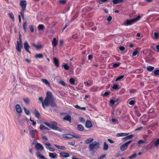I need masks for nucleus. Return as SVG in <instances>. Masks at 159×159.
Listing matches in <instances>:
<instances>
[{
  "mask_svg": "<svg viewBox=\"0 0 159 159\" xmlns=\"http://www.w3.org/2000/svg\"><path fill=\"white\" fill-rule=\"evenodd\" d=\"M30 46L29 45V44L27 43V41L25 42L24 43V48L25 50V51L29 53L30 54H31V52L29 51V48H30Z\"/></svg>",
  "mask_w": 159,
  "mask_h": 159,
  "instance_id": "obj_11",
  "label": "nucleus"
},
{
  "mask_svg": "<svg viewBox=\"0 0 159 159\" xmlns=\"http://www.w3.org/2000/svg\"><path fill=\"white\" fill-rule=\"evenodd\" d=\"M119 99L117 98L111 99L110 101V105L111 106H113L114 104L118 101Z\"/></svg>",
  "mask_w": 159,
  "mask_h": 159,
  "instance_id": "obj_15",
  "label": "nucleus"
},
{
  "mask_svg": "<svg viewBox=\"0 0 159 159\" xmlns=\"http://www.w3.org/2000/svg\"><path fill=\"white\" fill-rule=\"evenodd\" d=\"M94 140L93 138H89L87 139L85 141V144H89L90 142H92Z\"/></svg>",
  "mask_w": 159,
  "mask_h": 159,
  "instance_id": "obj_33",
  "label": "nucleus"
},
{
  "mask_svg": "<svg viewBox=\"0 0 159 159\" xmlns=\"http://www.w3.org/2000/svg\"><path fill=\"white\" fill-rule=\"evenodd\" d=\"M44 123L53 129L55 130H57V124L55 122L51 121L50 123L44 122Z\"/></svg>",
  "mask_w": 159,
  "mask_h": 159,
  "instance_id": "obj_4",
  "label": "nucleus"
},
{
  "mask_svg": "<svg viewBox=\"0 0 159 159\" xmlns=\"http://www.w3.org/2000/svg\"><path fill=\"white\" fill-rule=\"evenodd\" d=\"M40 129L41 130H44V129H47L48 130H49V129H48V128L46 127L44 125H43V124H41L40 126Z\"/></svg>",
  "mask_w": 159,
  "mask_h": 159,
  "instance_id": "obj_38",
  "label": "nucleus"
},
{
  "mask_svg": "<svg viewBox=\"0 0 159 159\" xmlns=\"http://www.w3.org/2000/svg\"><path fill=\"white\" fill-rule=\"evenodd\" d=\"M25 10L21 9V10L20 11V14L21 16H24V11Z\"/></svg>",
  "mask_w": 159,
  "mask_h": 159,
  "instance_id": "obj_60",
  "label": "nucleus"
},
{
  "mask_svg": "<svg viewBox=\"0 0 159 159\" xmlns=\"http://www.w3.org/2000/svg\"><path fill=\"white\" fill-rule=\"evenodd\" d=\"M133 136V135L130 134L128 136H126V137H124L122 139V140L124 141H125L129 139L132 138Z\"/></svg>",
  "mask_w": 159,
  "mask_h": 159,
  "instance_id": "obj_22",
  "label": "nucleus"
},
{
  "mask_svg": "<svg viewBox=\"0 0 159 159\" xmlns=\"http://www.w3.org/2000/svg\"><path fill=\"white\" fill-rule=\"evenodd\" d=\"M119 63H115L113 64V66L114 67H118L119 66Z\"/></svg>",
  "mask_w": 159,
  "mask_h": 159,
  "instance_id": "obj_58",
  "label": "nucleus"
},
{
  "mask_svg": "<svg viewBox=\"0 0 159 159\" xmlns=\"http://www.w3.org/2000/svg\"><path fill=\"white\" fill-rule=\"evenodd\" d=\"M62 67H64V68L66 70H68L69 69V67L66 64H65L62 65Z\"/></svg>",
  "mask_w": 159,
  "mask_h": 159,
  "instance_id": "obj_39",
  "label": "nucleus"
},
{
  "mask_svg": "<svg viewBox=\"0 0 159 159\" xmlns=\"http://www.w3.org/2000/svg\"><path fill=\"white\" fill-rule=\"evenodd\" d=\"M129 134L128 133H118L116 135V137H121L126 136Z\"/></svg>",
  "mask_w": 159,
  "mask_h": 159,
  "instance_id": "obj_27",
  "label": "nucleus"
},
{
  "mask_svg": "<svg viewBox=\"0 0 159 159\" xmlns=\"http://www.w3.org/2000/svg\"><path fill=\"white\" fill-rule=\"evenodd\" d=\"M39 100L42 102V105L44 108L45 106L49 104L52 107L56 106V104L54 102L53 97L52 93L50 91H48L46 93V97L43 102V98L42 97L39 98Z\"/></svg>",
  "mask_w": 159,
  "mask_h": 159,
  "instance_id": "obj_1",
  "label": "nucleus"
},
{
  "mask_svg": "<svg viewBox=\"0 0 159 159\" xmlns=\"http://www.w3.org/2000/svg\"><path fill=\"white\" fill-rule=\"evenodd\" d=\"M137 155L136 153H134L132 155H131V156H129V159H133L135 157H136L137 156Z\"/></svg>",
  "mask_w": 159,
  "mask_h": 159,
  "instance_id": "obj_47",
  "label": "nucleus"
},
{
  "mask_svg": "<svg viewBox=\"0 0 159 159\" xmlns=\"http://www.w3.org/2000/svg\"><path fill=\"white\" fill-rule=\"evenodd\" d=\"M112 88L115 90H118L119 89L118 85L117 84H114L112 87Z\"/></svg>",
  "mask_w": 159,
  "mask_h": 159,
  "instance_id": "obj_40",
  "label": "nucleus"
},
{
  "mask_svg": "<svg viewBox=\"0 0 159 159\" xmlns=\"http://www.w3.org/2000/svg\"><path fill=\"white\" fill-rule=\"evenodd\" d=\"M24 109L25 112L27 115H28L30 114V111L26 109V108L25 107H24Z\"/></svg>",
  "mask_w": 159,
  "mask_h": 159,
  "instance_id": "obj_45",
  "label": "nucleus"
},
{
  "mask_svg": "<svg viewBox=\"0 0 159 159\" xmlns=\"http://www.w3.org/2000/svg\"><path fill=\"white\" fill-rule=\"evenodd\" d=\"M20 5L21 7V9L25 10L27 6L26 1L25 0L21 1L20 2Z\"/></svg>",
  "mask_w": 159,
  "mask_h": 159,
  "instance_id": "obj_9",
  "label": "nucleus"
},
{
  "mask_svg": "<svg viewBox=\"0 0 159 159\" xmlns=\"http://www.w3.org/2000/svg\"><path fill=\"white\" fill-rule=\"evenodd\" d=\"M33 46L35 48L37 49H39L41 48L42 47L41 45H36L35 43L33 44Z\"/></svg>",
  "mask_w": 159,
  "mask_h": 159,
  "instance_id": "obj_41",
  "label": "nucleus"
},
{
  "mask_svg": "<svg viewBox=\"0 0 159 159\" xmlns=\"http://www.w3.org/2000/svg\"><path fill=\"white\" fill-rule=\"evenodd\" d=\"M106 156V155H104L100 156L98 159H103Z\"/></svg>",
  "mask_w": 159,
  "mask_h": 159,
  "instance_id": "obj_64",
  "label": "nucleus"
},
{
  "mask_svg": "<svg viewBox=\"0 0 159 159\" xmlns=\"http://www.w3.org/2000/svg\"><path fill=\"white\" fill-rule=\"evenodd\" d=\"M108 146L105 142L104 143L103 149L104 151H107L108 149Z\"/></svg>",
  "mask_w": 159,
  "mask_h": 159,
  "instance_id": "obj_34",
  "label": "nucleus"
},
{
  "mask_svg": "<svg viewBox=\"0 0 159 159\" xmlns=\"http://www.w3.org/2000/svg\"><path fill=\"white\" fill-rule=\"evenodd\" d=\"M132 140H129L122 144L120 147V150L121 151H124L126 150L128 146V145L132 142Z\"/></svg>",
  "mask_w": 159,
  "mask_h": 159,
  "instance_id": "obj_7",
  "label": "nucleus"
},
{
  "mask_svg": "<svg viewBox=\"0 0 159 159\" xmlns=\"http://www.w3.org/2000/svg\"><path fill=\"white\" fill-rule=\"evenodd\" d=\"M135 113L136 115L138 116V117H139L141 116V114L139 112V111H138L137 110H136L135 111Z\"/></svg>",
  "mask_w": 159,
  "mask_h": 159,
  "instance_id": "obj_55",
  "label": "nucleus"
},
{
  "mask_svg": "<svg viewBox=\"0 0 159 159\" xmlns=\"http://www.w3.org/2000/svg\"><path fill=\"white\" fill-rule=\"evenodd\" d=\"M152 38L154 40L158 39L159 38V33L154 32L152 33Z\"/></svg>",
  "mask_w": 159,
  "mask_h": 159,
  "instance_id": "obj_14",
  "label": "nucleus"
},
{
  "mask_svg": "<svg viewBox=\"0 0 159 159\" xmlns=\"http://www.w3.org/2000/svg\"><path fill=\"white\" fill-rule=\"evenodd\" d=\"M154 69V67L150 66H148L146 67V70L149 72L152 71Z\"/></svg>",
  "mask_w": 159,
  "mask_h": 159,
  "instance_id": "obj_31",
  "label": "nucleus"
},
{
  "mask_svg": "<svg viewBox=\"0 0 159 159\" xmlns=\"http://www.w3.org/2000/svg\"><path fill=\"white\" fill-rule=\"evenodd\" d=\"M97 2L100 4H102L108 2V0H97Z\"/></svg>",
  "mask_w": 159,
  "mask_h": 159,
  "instance_id": "obj_37",
  "label": "nucleus"
},
{
  "mask_svg": "<svg viewBox=\"0 0 159 159\" xmlns=\"http://www.w3.org/2000/svg\"><path fill=\"white\" fill-rule=\"evenodd\" d=\"M63 120H66L70 123H71L72 122V120L71 116L69 115H66L63 118Z\"/></svg>",
  "mask_w": 159,
  "mask_h": 159,
  "instance_id": "obj_20",
  "label": "nucleus"
},
{
  "mask_svg": "<svg viewBox=\"0 0 159 159\" xmlns=\"http://www.w3.org/2000/svg\"><path fill=\"white\" fill-rule=\"evenodd\" d=\"M80 121L82 123H84L85 121L84 119V118H80Z\"/></svg>",
  "mask_w": 159,
  "mask_h": 159,
  "instance_id": "obj_63",
  "label": "nucleus"
},
{
  "mask_svg": "<svg viewBox=\"0 0 159 159\" xmlns=\"http://www.w3.org/2000/svg\"><path fill=\"white\" fill-rule=\"evenodd\" d=\"M27 24L26 22H24L23 23V27L24 30L25 31L26 30V27H27Z\"/></svg>",
  "mask_w": 159,
  "mask_h": 159,
  "instance_id": "obj_48",
  "label": "nucleus"
},
{
  "mask_svg": "<svg viewBox=\"0 0 159 159\" xmlns=\"http://www.w3.org/2000/svg\"><path fill=\"white\" fill-rule=\"evenodd\" d=\"M36 150L37 152L43 151L44 150V148L43 145L39 143H37L35 147Z\"/></svg>",
  "mask_w": 159,
  "mask_h": 159,
  "instance_id": "obj_8",
  "label": "nucleus"
},
{
  "mask_svg": "<svg viewBox=\"0 0 159 159\" xmlns=\"http://www.w3.org/2000/svg\"><path fill=\"white\" fill-rule=\"evenodd\" d=\"M138 53V51L137 50H134L132 53V57H134Z\"/></svg>",
  "mask_w": 159,
  "mask_h": 159,
  "instance_id": "obj_46",
  "label": "nucleus"
},
{
  "mask_svg": "<svg viewBox=\"0 0 159 159\" xmlns=\"http://www.w3.org/2000/svg\"><path fill=\"white\" fill-rule=\"evenodd\" d=\"M41 81L43 83H44L46 85L48 86V87H50L51 86L50 83L47 80L44 79H42L41 80Z\"/></svg>",
  "mask_w": 159,
  "mask_h": 159,
  "instance_id": "obj_19",
  "label": "nucleus"
},
{
  "mask_svg": "<svg viewBox=\"0 0 159 159\" xmlns=\"http://www.w3.org/2000/svg\"><path fill=\"white\" fill-rule=\"evenodd\" d=\"M100 147V143L97 141H94L93 143H89V148L90 152H93L94 149H98Z\"/></svg>",
  "mask_w": 159,
  "mask_h": 159,
  "instance_id": "obj_3",
  "label": "nucleus"
},
{
  "mask_svg": "<svg viewBox=\"0 0 159 159\" xmlns=\"http://www.w3.org/2000/svg\"><path fill=\"white\" fill-rule=\"evenodd\" d=\"M154 74L155 75H159V69H157L155 70L154 72Z\"/></svg>",
  "mask_w": 159,
  "mask_h": 159,
  "instance_id": "obj_51",
  "label": "nucleus"
},
{
  "mask_svg": "<svg viewBox=\"0 0 159 159\" xmlns=\"http://www.w3.org/2000/svg\"><path fill=\"white\" fill-rule=\"evenodd\" d=\"M119 48L120 50L122 51H123L125 49V47L123 46H120L119 47Z\"/></svg>",
  "mask_w": 159,
  "mask_h": 159,
  "instance_id": "obj_62",
  "label": "nucleus"
},
{
  "mask_svg": "<svg viewBox=\"0 0 159 159\" xmlns=\"http://www.w3.org/2000/svg\"><path fill=\"white\" fill-rule=\"evenodd\" d=\"M112 18L111 16H109L107 18V20L108 22L112 20Z\"/></svg>",
  "mask_w": 159,
  "mask_h": 159,
  "instance_id": "obj_61",
  "label": "nucleus"
},
{
  "mask_svg": "<svg viewBox=\"0 0 159 159\" xmlns=\"http://www.w3.org/2000/svg\"><path fill=\"white\" fill-rule=\"evenodd\" d=\"M68 143L71 146H74L75 145V143L74 141H73L72 142H69Z\"/></svg>",
  "mask_w": 159,
  "mask_h": 159,
  "instance_id": "obj_57",
  "label": "nucleus"
},
{
  "mask_svg": "<svg viewBox=\"0 0 159 159\" xmlns=\"http://www.w3.org/2000/svg\"><path fill=\"white\" fill-rule=\"evenodd\" d=\"M9 15L11 18L13 20H14V16L13 15V14L12 13H11L9 14Z\"/></svg>",
  "mask_w": 159,
  "mask_h": 159,
  "instance_id": "obj_53",
  "label": "nucleus"
},
{
  "mask_svg": "<svg viewBox=\"0 0 159 159\" xmlns=\"http://www.w3.org/2000/svg\"><path fill=\"white\" fill-rule=\"evenodd\" d=\"M15 109L17 112L19 114L22 113V111L20 105L19 104H16L15 106Z\"/></svg>",
  "mask_w": 159,
  "mask_h": 159,
  "instance_id": "obj_12",
  "label": "nucleus"
},
{
  "mask_svg": "<svg viewBox=\"0 0 159 159\" xmlns=\"http://www.w3.org/2000/svg\"><path fill=\"white\" fill-rule=\"evenodd\" d=\"M152 48L153 50L156 51L157 52H159V45H157L155 47L152 46Z\"/></svg>",
  "mask_w": 159,
  "mask_h": 159,
  "instance_id": "obj_32",
  "label": "nucleus"
},
{
  "mask_svg": "<svg viewBox=\"0 0 159 159\" xmlns=\"http://www.w3.org/2000/svg\"><path fill=\"white\" fill-rule=\"evenodd\" d=\"M30 29L31 32H33L34 31V28L32 25H31L30 27Z\"/></svg>",
  "mask_w": 159,
  "mask_h": 159,
  "instance_id": "obj_59",
  "label": "nucleus"
},
{
  "mask_svg": "<svg viewBox=\"0 0 159 159\" xmlns=\"http://www.w3.org/2000/svg\"><path fill=\"white\" fill-rule=\"evenodd\" d=\"M46 148L48 149L50 151L52 152H54L55 151V150L52 148L47 147Z\"/></svg>",
  "mask_w": 159,
  "mask_h": 159,
  "instance_id": "obj_56",
  "label": "nucleus"
},
{
  "mask_svg": "<svg viewBox=\"0 0 159 159\" xmlns=\"http://www.w3.org/2000/svg\"><path fill=\"white\" fill-rule=\"evenodd\" d=\"M109 91H103L101 93V95L103 97H107L110 94Z\"/></svg>",
  "mask_w": 159,
  "mask_h": 159,
  "instance_id": "obj_25",
  "label": "nucleus"
},
{
  "mask_svg": "<svg viewBox=\"0 0 159 159\" xmlns=\"http://www.w3.org/2000/svg\"><path fill=\"white\" fill-rule=\"evenodd\" d=\"M75 79L73 78H71L69 80V82L72 85H74L75 84Z\"/></svg>",
  "mask_w": 159,
  "mask_h": 159,
  "instance_id": "obj_42",
  "label": "nucleus"
},
{
  "mask_svg": "<svg viewBox=\"0 0 159 159\" xmlns=\"http://www.w3.org/2000/svg\"><path fill=\"white\" fill-rule=\"evenodd\" d=\"M19 41H16L17 44L16 45V49L19 52H21V49L22 47V42L21 39L19 36Z\"/></svg>",
  "mask_w": 159,
  "mask_h": 159,
  "instance_id": "obj_5",
  "label": "nucleus"
},
{
  "mask_svg": "<svg viewBox=\"0 0 159 159\" xmlns=\"http://www.w3.org/2000/svg\"><path fill=\"white\" fill-rule=\"evenodd\" d=\"M154 146L156 148L159 149V138H157L154 142Z\"/></svg>",
  "mask_w": 159,
  "mask_h": 159,
  "instance_id": "obj_23",
  "label": "nucleus"
},
{
  "mask_svg": "<svg viewBox=\"0 0 159 159\" xmlns=\"http://www.w3.org/2000/svg\"><path fill=\"white\" fill-rule=\"evenodd\" d=\"M53 60L55 66L57 67H58L59 66V63L58 60L56 57H54Z\"/></svg>",
  "mask_w": 159,
  "mask_h": 159,
  "instance_id": "obj_17",
  "label": "nucleus"
},
{
  "mask_svg": "<svg viewBox=\"0 0 159 159\" xmlns=\"http://www.w3.org/2000/svg\"><path fill=\"white\" fill-rule=\"evenodd\" d=\"M128 102L129 104L130 105H133L135 103V101L134 100H131L130 101V100H129Z\"/></svg>",
  "mask_w": 159,
  "mask_h": 159,
  "instance_id": "obj_52",
  "label": "nucleus"
},
{
  "mask_svg": "<svg viewBox=\"0 0 159 159\" xmlns=\"http://www.w3.org/2000/svg\"><path fill=\"white\" fill-rule=\"evenodd\" d=\"M143 72L142 69H139L136 70L135 72L137 73H140Z\"/></svg>",
  "mask_w": 159,
  "mask_h": 159,
  "instance_id": "obj_49",
  "label": "nucleus"
},
{
  "mask_svg": "<svg viewBox=\"0 0 159 159\" xmlns=\"http://www.w3.org/2000/svg\"><path fill=\"white\" fill-rule=\"evenodd\" d=\"M77 128L79 131H83L84 129L83 126L82 125L80 124H79L77 125Z\"/></svg>",
  "mask_w": 159,
  "mask_h": 159,
  "instance_id": "obj_28",
  "label": "nucleus"
},
{
  "mask_svg": "<svg viewBox=\"0 0 159 159\" xmlns=\"http://www.w3.org/2000/svg\"><path fill=\"white\" fill-rule=\"evenodd\" d=\"M141 18V16L139 15L136 17L132 19H127L124 21L123 25L125 26L130 25L136 21H138Z\"/></svg>",
  "mask_w": 159,
  "mask_h": 159,
  "instance_id": "obj_2",
  "label": "nucleus"
},
{
  "mask_svg": "<svg viewBox=\"0 0 159 159\" xmlns=\"http://www.w3.org/2000/svg\"><path fill=\"white\" fill-rule=\"evenodd\" d=\"M36 157L39 159H48L43 155H42L40 152H37L36 153Z\"/></svg>",
  "mask_w": 159,
  "mask_h": 159,
  "instance_id": "obj_10",
  "label": "nucleus"
},
{
  "mask_svg": "<svg viewBox=\"0 0 159 159\" xmlns=\"http://www.w3.org/2000/svg\"><path fill=\"white\" fill-rule=\"evenodd\" d=\"M43 57V55L42 54H36L35 57L36 58H42Z\"/></svg>",
  "mask_w": 159,
  "mask_h": 159,
  "instance_id": "obj_35",
  "label": "nucleus"
},
{
  "mask_svg": "<svg viewBox=\"0 0 159 159\" xmlns=\"http://www.w3.org/2000/svg\"><path fill=\"white\" fill-rule=\"evenodd\" d=\"M60 156L64 158H67L69 157L70 155L68 153L66 152H61L60 153Z\"/></svg>",
  "mask_w": 159,
  "mask_h": 159,
  "instance_id": "obj_24",
  "label": "nucleus"
},
{
  "mask_svg": "<svg viewBox=\"0 0 159 159\" xmlns=\"http://www.w3.org/2000/svg\"><path fill=\"white\" fill-rule=\"evenodd\" d=\"M54 145L58 149L61 150H65L66 149V148L63 146H61L57 144H55Z\"/></svg>",
  "mask_w": 159,
  "mask_h": 159,
  "instance_id": "obj_26",
  "label": "nucleus"
},
{
  "mask_svg": "<svg viewBox=\"0 0 159 159\" xmlns=\"http://www.w3.org/2000/svg\"><path fill=\"white\" fill-rule=\"evenodd\" d=\"M39 30H42L44 28V26L43 24L39 25L38 27Z\"/></svg>",
  "mask_w": 159,
  "mask_h": 159,
  "instance_id": "obj_43",
  "label": "nucleus"
},
{
  "mask_svg": "<svg viewBox=\"0 0 159 159\" xmlns=\"http://www.w3.org/2000/svg\"><path fill=\"white\" fill-rule=\"evenodd\" d=\"M74 135L70 134H66L62 135V137L68 139H72L74 138Z\"/></svg>",
  "mask_w": 159,
  "mask_h": 159,
  "instance_id": "obj_13",
  "label": "nucleus"
},
{
  "mask_svg": "<svg viewBox=\"0 0 159 159\" xmlns=\"http://www.w3.org/2000/svg\"><path fill=\"white\" fill-rule=\"evenodd\" d=\"M57 154L55 153H52L49 152V156L50 157H51L53 159H55L57 158Z\"/></svg>",
  "mask_w": 159,
  "mask_h": 159,
  "instance_id": "obj_21",
  "label": "nucleus"
},
{
  "mask_svg": "<svg viewBox=\"0 0 159 159\" xmlns=\"http://www.w3.org/2000/svg\"><path fill=\"white\" fill-rule=\"evenodd\" d=\"M23 100L26 103H28L30 102V100L28 98H24Z\"/></svg>",
  "mask_w": 159,
  "mask_h": 159,
  "instance_id": "obj_54",
  "label": "nucleus"
},
{
  "mask_svg": "<svg viewBox=\"0 0 159 159\" xmlns=\"http://www.w3.org/2000/svg\"><path fill=\"white\" fill-rule=\"evenodd\" d=\"M36 113H35V116L36 118H37L38 119L39 118V117L40 116V114L39 112L35 110Z\"/></svg>",
  "mask_w": 159,
  "mask_h": 159,
  "instance_id": "obj_50",
  "label": "nucleus"
},
{
  "mask_svg": "<svg viewBox=\"0 0 159 159\" xmlns=\"http://www.w3.org/2000/svg\"><path fill=\"white\" fill-rule=\"evenodd\" d=\"M58 83L59 84H61L63 86H65L66 85V83L62 80L59 81Z\"/></svg>",
  "mask_w": 159,
  "mask_h": 159,
  "instance_id": "obj_44",
  "label": "nucleus"
},
{
  "mask_svg": "<svg viewBox=\"0 0 159 159\" xmlns=\"http://www.w3.org/2000/svg\"><path fill=\"white\" fill-rule=\"evenodd\" d=\"M123 1V0H113L112 2L114 4L120 3Z\"/></svg>",
  "mask_w": 159,
  "mask_h": 159,
  "instance_id": "obj_29",
  "label": "nucleus"
},
{
  "mask_svg": "<svg viewBox=\"0 0 159 159\" xmlns=\"http://www.w3.org/2000/svg\"><path fill=\"white\" fill-rule=\"evenodd\" d=\"M29 134L31 136L32 138H35V133L36 131V129H34L32 127L30 126L29 127Z\"/></svg>",
  "mask_w": 159,
  "mask_h": 159,
  "instance_id": "obj_6",
  "label": "nucleus"
},
{
  "mask_svg": "<svg viewBox=\"0 0 159 159\" xmlns=\"http://www.w3.org/2000/svg\"><path fill=\"white\" fill-rule=\"evenodd\" d=\"M124 77V75H121L117 77L116 79L115 80L116 81H120L122 80V79Z\"/></svg>",
  "mask_w": 159,
  "mask_h": 159,
  "instance_id": "obj_36",
  "label": "nucleus"
},
{
  "mask_svg": "<svg viewBox=\"0 0 159 159\" xmlns=\"http://www.w3.org/2000/svg\"><path fill=\"white\" fill-rule=\"evenodd\" d=\"M145 143V142L143 140H139L138 141V145L139 147L141 146L142 144H143Z\"/></svg>",
  "mask_w": 159,
  "mask_h": 159,
  "instance_id": "obj_30",
  "label": "nucleus"
},
{
  "mask_svg": "<svg viewBox=\"0 0 159 159\" xmlns=\"http://www.w3.org/2000/svg\"><path fill=\"white\" fill-rule=\"evenodd\" d=\"M58 40L56 38H54L52 42V45L53 48L56 47L57 44Z\"/></svg>",
  "mask_w": 159,
  "mask_h": 159,
  "instance_id": "obj_16",
  "label": "nucleus"
},
{
  "mask_svg": "<svg viewBox=\"0 0 159 159\" xmlns=\"http://www.w3.org/2000/svg\"><path fill=\"white\" fill-rule=\"evenodd\" d=\"M85 126L87 128H91L92 126V123L89 120H87L85 123Z\"/></svg>",
  "mask_w": 159,
  "mask_h": 159,
  "instance_id": "obj_18",
  "label": "nucleus"
}]
</instances>
